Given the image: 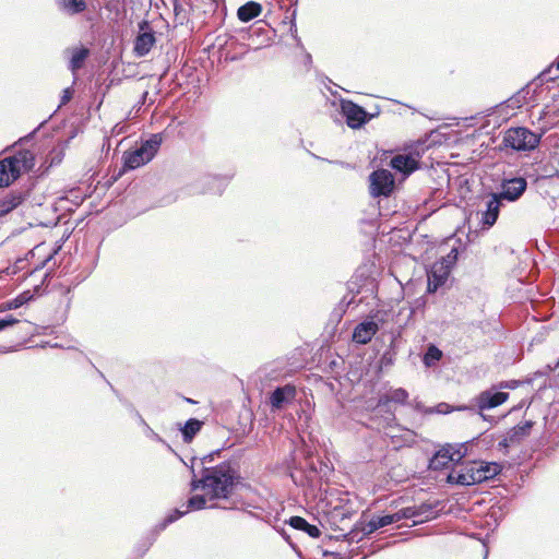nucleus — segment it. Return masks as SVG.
Here are the masks:
<instances>
[{"instance_id": "f257e3e1", "label": "nucleus", "mask_w": 559, "mask_h": 559, "mask_svg": "<svg viewBox=\"0 0 559 559\" xmlns=\"http://www.w3.org/2000/svg\"><path fill=\"white\" fill-rule=\"evenodd\" d=\"M219 452L221 450H216L201 459H191V491L201 489L210 500H227L235 492L240 480L238 472L227 462L206 466Z\"/></svg>"}, {"instance_id": "f03ea898", "label": "nucleus", "mask_w": 559, "mask_h": 559, "mask_svg": "<svg viewBox=\"0 0 559 559\" xmlns=\"http://www.w3.org/2000/svg\"><path fill=\"white\" fill-rule=\"evenodd\" d=\"M160 144L162 135L156 133L152 134L150 139L142 141L134 150L124 152L122 156L123 167L119 175L151 162L156 155Z\"/></svg>"}, {"instance_id": "7ed1b4c3", "label": "nucleus", "mask_w": 559, "mask_h": 559, "mask_svg": "<svg viewBox=\"0 0 559 559\" xmlns=\"http://www.w3.org/2000/svg\"><path fill=\"white\" fill-rule=\"evenodd\" d=\"M540 141V135L524 127L510 128L504 132L502 143L514 151H532Z\"/></svg>"}, {"instance_id": "20e7f679", "label": "nucleus", "mask_w": 559, "mask_h": 559, "mask_svg": "<svg viewBox=\"0 0 559 559\" xmlns=\"http://www.w3.org/2000/svg\"><path fill=\"white\" fill-rule=\"evenodd\" d=\"M369 191L371 197H389L394 189V177L388 169H377L369 175Z\"/></svg>"}, {"instance_id": "39448f33", "label": "nucleus", "mask_w": 559, "mask_h": 559, "mask_svg": "<svg viewBox=\"0 0 559 559\" xmlns=\"http://www.w3.org/2000/svg\"><path fill=\"white\" fill-rule=\"evenodd\" d=\"M477 475L478 469L476 466V461H471L467 463H462L454 467L448 475V481L461 486H472L475 484H479Z\"/></svg>"}, {"instance_id": "423d86ee", "label": "nucleus", "mask_w": 559, "mask_h": 559, "mask_svg": "<svg viewBox=\"0 0 559 559\" xmlns=\"http://www.w3.org/2000/svg\"><path fill=\"white\" fill-rule=\"evenodd\" d=\"M342 112L346 118V123L352 129H359L370 121L376 115L368 114L364 107L352 100L342 102Z\"/></svg>"}, {"instance_id": "0eeeda50", "label": "nucleus", "mask_w": 559, "mask_h": 559, "mask_svg": "<svg viewBox=\"0 0 559 559\" xmlns=\"http://www.w3.org/2000/svg\"><path fill=\"white\" fill-rule=\"evenodd\" d=\"M156 43L155 32L147 21L139 23V34L134 39L133 52L136 57H145Z\"/></svg>"}, {"instance_id": "6e6552de", "label": "nucleus", "mask_w": 559, "mask_h": 559, "mask_svg": "<svg viewBox=\"0 0 559 559\" xmlns=\"http://www.w3.org/2000/svg\"><path fill=\"white\" fill-rule=\"evenodd\" d=\"M206 493L205 495H194L190 497L187 501L186 509L179 510L175 509L173 512H170L164 520L157 525V528L159 531L165 530L169 524L176 522L180 518H182L185 514H187L190 511L195 510H202L206 507Z\"/></svg>"}, {"instance_id": "1a4fd4ad", "label": "nucleus", "mask_w": 559, "mask_h": 559, "mask_svg": "<svg viewBox=\"0 0 559 559\" xmlns=\"http://www.w3.org/2000/svg\"><path fill=\"white\" fill-rule=\"evenodd\" d=\"M527 182L522 177H514L511 179H503L501 182L500 192L496 194L503 201L515 202L526 191Z\"/></svg>"}, {"instance_id": "9d476101", "label": "nucleus", "mask_w": 559, "mask_h": 559, "mask_svg": "<svg viewBox=\"0 0 559 559\" xmlns=\"http://www.w3.org/2000/svg\"><path fill=\"white\" fill-rule=\"evenodd\" d=\"M408 396H409V394L405 389H403V388L393 389L386 395H383L379 399L377 409L379 412L385 413L386 421H392L395 419V415H394V412H392L390 409V403L393 402V403L405 405L407 403Z\"/></svg>"}, {"instance_id": "9b49d317", "label": "nucleus", "mask_w": 559, "mask_h": 559, "mask_svg": "<svg viewBox=\"0 0 559 559\" xmlns=\"http://www.w3.org/2000/svg\"><path fill=\"white\" fill-rule=\"evenodd\" d=\"M389 165L404 177H408L419 168V155L415 156L412 153L396 154L391 158Z\"/></svg>"}, {"instance_id": "f8f14e48", "label": "nucleus", "mask_w": 559, "mask_h": 559, "mask_svg": "<svg viewBox=\"0 0 559 559\" xmlns=\"http://www.w3.org/2000/svg\"><path fill=\"white\" fill-rule=\"evenodd\" d=\"M509 397V393L498 391L493 386L489 390L483 391L477 397L476 403L480 411L491 409L503 404Z\"/></svg>"}, {"instance_id": "ddd939ff", "label": "nucleus", "mask_w": 559, "mask_h": 559, "mask_svg": "<svg viewBox=\"0 0 559 559\" xmlns=\"http://www.w3.org/2000/svg\"><path fill=\"white\" fill-rule=\"evenodd\" d=\"M296 396V388L293 384L277 386L270 395V404L273 409H282Z\"/></svg>"}, {"instance_id": "4468645a", "label": "nucleus", "mask_w": 559, "mask_h": 559, "mask_svg": "<svg viewBox=\"0 0 559 559\" xmlns=\"http://www.w3.org/2000/svg\"><path fill=\"white\" fill-rule=\"evenodd\" d=\"M450 272L451 267L444 265L439 260L436 261L428 273V290L435 292L438 287L442 286L447 282Z\"/></svg>"}, {"instance_id": "2eb2a0df", "label": "nucleus", "mask_w": 559, "mask_h": 559, "mask_svg": "<svg viewBox=\"0 0 559 559\" xmlns=\"http://www.w3.org/2000/svg\"><path fill=\"white\" fill-rule=\"evenodd\" d=\"M379 331V325L372 320H366L356 325L353 332V341L357 344H368Z\"/></svg>"}, {"instance_id": "dca6fc26", "label": "nucleus", "mask_w": 559, "mask_h": 559, "mask_svg": "<svg viewBox=\"0 0 559 559\" xmlns=\"http://www.w3.org/2000/svg\"><path fill=\"white\" fill-rule=\"evenodd\" d=\"M501 206L502 200L496 193H491L486 202V210L481 214V224L487 228L492 227L498 219Z\"/></svg>"}, {"instance_id": "f3484780", "label": "nucleus", "mask_w": 559, "mask_h": 559, "mask_svg": "<svg viewBox=\"0 0 559 559\" xmlns=\"http://www.w3.org/2000/svg\"><path fill=\"white\" fill-rule=\"evenodd\" d=\"M528 96L530 90L527 87L521 88L510 98L498 105L499 112L507 116L509 115V111H507V109L515 110L521 108L524 104L527 103Z\"/></svg>"}, {"instance_id": "a211bd4d", "label": "nucleus", "mask_w": 559, "mask_h": 559, "mask_svg": "<svg viewBox=\"0 0 559 559\" xmlns=\"http://www.w3.org/2000/svg\"><path fill=\"white\" fill-rule=\"evenodd\" d=\"M9 158H13L12 165L19 170V177L22 173H27L35 166V155L28 150H21Z\"/></svg>"}, {"instance_id": "6ab92c4d", "label": "nucleus", "mask_w": 559, "mask_h": 559, "mask_svg": "<svg viewBox=\"0 0 559 559\" xmlns=\"http://www.w3.org/2000/svg\"><path fill=\"white\" fill-rule=\"evenodd\" d=\"M453 445L447 444L442 447L429 461V468L439 471L448 466L450 462H453Z\"/></svg>"}, {"instance_id": "aec40b11", "label": "nucleus", "mask_w": 559, "mask_h": 559, "mask_svg": "<svg viewBox=\"0 0 559 559\" xmlns=\"http://www.w3.org/2000/svg\"><path fill=\"white\" fill-rule=\"evenodd\" d=\"M13 330L16 334H23L25 337L29 333V323L14 318L12 314H7L0 318V332Z\"/></svg>"}, {"instance_id": "412c9836", "label": "nucleus", "mask_w": 559, "mask_h": 559, "mask_svg": "<svg viewBox=\"0 0 559 559\" xmlns=\"http://www.w3.org/2000/svg\"><path fill=\"white\" fill-rule=\"evenodd\" d=\"M13 158L0 160V188L10 186L19 178V170L12 165Z\"/></svg>"}, {"instance_id": "4be33fe9", "label": "nucleus", "mask_w": 559, "mask_h": 559, "mask_svg": "<svg viewBox=\"0 0 559 559\" xmlns=\"http://www.w3.org/2000/svg\"><path fill=\"white\" fill-rule=\"evenodd\" d=\"M439 504V501L425 502L418 507L405 508L404 510H409L411 512L413 511L414 515L412 519H418L419 522H423L425 520L432 519L437 515V513L439 512V510H437Z\"/></svg>"}, {"instance_id": "5701e85b", "label": "nucleus", "mask_w": 559, "mask_h": 559, "mask_svg": "<svg viewBox=\"0 0 559 559\" xmlns=\"http://www.w3.org/2000/svg\"><path fill=\"white\" fill-rule=\"evenodd\" d=\"M55 2L59 11L70 16L79 15L87 9L85 0H55Z\"/></svg>"}, {"instance_id": "b1692460", "label": "nucleus", "mask_w": 559, "mask_h": 559, "mask_svg": "<svg viewBox=\"0 0 559 559\" xmlns=\"http://www.w3.org/2000/svg\"><path fill=\"white\" fill-rule=\"evenodd\" d=\"M476 466L478 469L477 479H479V484L492 479L501 472V466L496 462L476 461Z\"/></svg>"}, {"instance_id": "393cba45", "label": "nucleus", "mask_w": 559, "mask_h": 559, "mask_svg": "<svg viewBox=\"0 0 559 559\" xmlns=\"http://www.w3.org/2000/svg\"><path fill=\"white\" fill-rule=\"evenodd\" d=\"M24 200L22 192L11 191L0 199V217L16 209Z\"/></svg>"}, {"instance_id": "a878e982", "label": "nucleus", "mask_w": 559, "mask_h": 559, "mask_svg": "<svg viewBox=\"0 0 559 559\" xmlns=\"http://www.w3.org/2000/svg\"><path fill=\"white\" fill-rule=\"evenodd\" d=\"M287 523L293 528L307 533L310 537L317 538L321 535V531L317 525L308 523L307 520L301 516H290Z\"/></svg>"}, {"instance_id": "bb28decb", "label": "nucleus", "mask_w": 559, "mask_h": 559, "mask_svg": "<svg viewBox=\"0 0 559 559\" xmlns=\"http://www.w3.org/2000/svg\"><path fill=\"white\" fill-rule=\"evenodd\" d=\"M262 5L255 1H249L241 5L237 11V16L241 22H249L259 16Z\"/></svg>"}, {"instance_id": "cd10ccee", "label": "nucleus", "mask_w": 559, "mask_h": 559, "mask_svg": "<svg viewBox=\"0 0 559 559\" xmlns=\"http://www.w3.org/2000/svg\"><path fill=\"white\" fill-rule=\"evenodd\" d=\"M413 515H414L413 511L411 512L409 510L402 509L399 512H395L393 514L378 515V516H373V518L378 524V527L382 528V527H385L393 523H396V522L401 521L402 519H412Z\"/></svg>"}, {"instance_id": "c85d7f7f", "label": "nucleus", "mask_w": 559, "mask_h": 559, "mask_svg": "<svg viewBox=\"0 0 559 559\" xmlns=\"http://www.w3.org/2000/svg\"><path fill=\"white\" fill-rule=\"evenodd\" d=\"M534 423L532 420H525L511 428L508 433V440L511 442L519 443L525 437L531 433Z\"/></svg>"}, {"instance_id": "c756f323", "label": "nucleus", "mask_w": 559, "mask_h": 559, "mask_svg": "<svg viewBox=\"0 0 559 559\" xmlns=\"http://www.w3.org/2000/svg\"><path fill=\"white\" fill-rule=\"evenodd\" d=\"M90 56V49L82 46L80 48H75L72 52L69 70L75 74L81 68H83L85 60Z\"/></svg>"}, {"instance_id": "7c9ffc66", "label": "nucleus", "mask_w": 559, "mask_h": 559, "mask_svg": "<svg viewBox=\"0 0 559 559\" xmlns=\"http://www.w3.org/2000/svg\"><path fill=\"white\" fill-rule=\"evenodd\" d=\"M202 426L203 421L197 418L188 419L183 427L180 428L183 441L186 443H190L195 435L201 430Z\"/></svg>"}, {"instance_id": "2f4dec72", "label": "nucleus", "mask_w": 559, "mask_h": 559, "mask_svg": "<svg viewBox=\"0 0 559 559\" xmlns=\"http://www.w3.org/2000/svg\"><path fill=\"white\" fill-rule=\"evenodd\" d=\"M443 357V353L441 349H439L436 345L429 344L424 357H423V364L427 367H433L437 362H439Z\"/></svg>"}, {"instance_id": "473e14b6", "label": "nucleus", "mask_w": 559, "mask_h": 559, "mask_svg": "<svg viewBox=\"0 0 559 559\" xmlns=\"http://www.w3.org/2000/svg\"><path fill=\"white\" fill-rule=\"evenodd\" d=\"M202 181L206 186H209L207 188L202 190L203 192L215 191V187H217V189H216L217 191H221V187L224 183V179L222 177H219V176H212V175L203 176L202 177Z\"/></svg>"}, {"instance_id": "72a5a7b5", "label": "nucleus", "mask_w": 559, "mask_h": 559, "mask_svg": "<svg viewBox=\"0 0 559 559\" xmlns=\"http://www.w3.org/2000/svg\"><path fill=\"white\" fill-rule=\"evenodd\" d=\"M459 257V249L456 247H453L449 253H447L444 257H442L439 261L443 263L444 265H448L449 267H453L454 264L457 261Z\"/></svg>"}, {"instance_id": "f704fd0d", "label": "nucleus", "mask_w": 559, "mask_h": 559, "mask_svg": "<svg viewBox=\"0 0 559 559\" xmlns=\"http://www.w3.org/2000/svg\"><path fill=\"white\" fill-rule=\"evenodd\" d=\"M143 432L145 437H147L148 439L164 444L169 451H174L173 448L167 443V441L163 439L158 433H156L150 426H146Z\"/></svg>"}, {"instance_id": "c9c22d12", "label": "nucleus", "mask_w": 559, "mask_h": 559, "mask_svg": "<svg viewBox=\"0 0 559 559\" xmlns=\"http://www.w3.org/2000/svg\"><path fill=\"white\" fill-rule=\"evenodd\" d=\"M453 462L459 463L467 453V443L453 445Z\"/></svg>"}, {"instance_id": "e433bc0d", "label": "nucleus", "mask_w": 559, "mask_h": 559, "mask_svg": "<svg viewBox=\"0 0 559 559\" xmlns=\"http://www.w3.org/2000/svg\"><path fill=\"white\" fill-rule=\"evenodd\" d=\"M174 13L176 19L182 25L187 20L186 10L178 0H173Z\"/></svg>"}, {"instance_id": "4c0bfd02", "label": "nucleus", "mask_w": 559, "mask_h": 559, "mask_svg": "<svg viewBox=\"0 0 559 559\" xmlns=\"http://www.w3.org/2000/svg\"><path fill=\"white\" fill-rule=\"evenodd\" d=\"M377 530H379V527L374 518L370 519L362 528L365 535H370L374 533Z\"/></svg>"}, {"instance_id": "58836bf2", "label": "nucleus", "mask_w": 559, "mask_h": 559, "mask_svg": "<svg viewBox=\"0 0 559 559\" xmlns=\"http://www.w3.org/2000/svg\"><path fill=\"white\" fill-rule=\"evenodd\" d=\"M72 97H73V90L71 87L64 88L63 92H62V96H61V100H60V106H63L67 103H69Z\"/></svg>"}, {"instance_id": "ea45409f", "label": "nucleus", "mask_w": 559, "mask_h": 559, "mask_svg": "<svg viewBox=\"0 0 559 559\" xmlns=\"http://www.w3.org/2000/svg\"><path fill=\"white\" fill-rule=\"evenodd\" d=\"M518 386V382L516 381H502L499 383V385L497 386L498 389H515Z\"/></svg>"}, {"instance_id": "a19ab883", "label": "nucleus", "mask_w": 559, "mask_h": 559, "mask_svg": "<svg viewBox=\"0 0 559 559\" xmlns=\"http://www.w3.org/2000/svg\"><path fill=\"white\" fill-rule=\"evenodd\" d=\"M355 297L353 296L349 300H346V297L340 304V307L345 311V308L349 307L352 304H355Z\"/></svg>"}, {"instance_id": "79ce46f5", "label": "nucleus", "mask_w": 559, "mask_h": 559, "mask_svg": "<svg viewBox=\"0 0 559 559\" xmlns=\"http://www.w3.org/2000/svg\"><path fill=\"white\" fill-rule=\"evenodd\" d=\"M43 126V123H40L36 129H34L31 133H28L27 135H25L24 138H21L19 140V143L20 142H25V141H28L31 140L35 134L36 132L38 131V129Z\"/></svg>"}, {"instance_id": "37998d69", "label": "nucleus", "mask_w": 559, "mask_h": 559, "mask_svg": "<svg viewBox=\"0 0 559 559\" xmlns=\"http://www.w3.org/2000/svg\"><path fill=\"white\" fill-rule=\"evenodd\" d=\"M515 442H511L510 440H508V433L506 435V437L499 442V447L500 448H508L510 444H514Z\"/></svg>"}, {"instance_id": "c03bdc74", "label": "nucleus", "mask_w": 559, "mask_h": 559, "mask_svg": "<svg viewBox=\"0 0 559 559\" xmlns=\"http://www.w3.org/2000/svg\"><path fill=\"white\" fill-rule=\"evenodd\" d=\"M323 556H333L334 559H343L344 556L341 552L323 551Z\"/></svg>"}, {"instance_id": "a18cd8bd", "label": "nucleus", "mask_w": 559, "mask_h": 559, "mask_svg": "<svg viewBox=\"0 0 559 559\" xmlns=\"http://www.w3.org/2000/svg\"><path fill=\"white\" fill-rule=\"evenodd\" d=\"M22 304H23V301H22V300L15 299V300H13V301H10V302L8 304V307H9V309H13V308H17V307H20Z\"/></svg>"}, {"instance_id": "49530a36", "label": "nucleus", "mask_w": 559, "mask_h": 559, "mask_svg": "<svg viewBox=\"0 0 559 559\" xmlns=\"http://www.w3.org/2000/svg\"><path fill=\"white\" fill-rule=\"evenodd\" d=\"M549 73H550V70H546V71L542 72L539 76L542 78L543 81H549V80H551V78L549 76Z\"/></svg>"}, {"instance_id": "de8ad7c7", "label": "nucleus", "mask_w": 559, "mask_h": 559, "mask_svg": "<svg viewBox=\"0 0 559 559\" xmlns=\"http://www.w3.org/2000/svg\"><path fill=\"white\" fill-rule=\"evenodd\" d=\"M138 418H139L140 425L143 427V430H144L146 428V426H148L147 423L143 419V417L140 414H138Z\"/></svg>"}, {"instance_id": "09e8293b", "label": "nucleus", "mask_w": 559, "mask_h": 559, "mask_svg": "<svg viewBox=\"0 0 559 559\" xmlns=\"http://www.w3.org/2000/svg\"><path fill=\"white\" fill-rule=\"evenodd\" d=\"M148 95V92H144L143 95H142V103L145 102L146 97Z\"/></svg>"}, {"instance_id": "8fccbe9b", "label": "nucleus", "mask_w": 559, "mask_h": 559, "mask_svg": "<svg viewBox=\"0 0 559 559\" xmlns=\"http://www.w3.org/2000/svg\"><path fill=\"white\" fill-rule=\"evenodd\" d=\"M10 349H8L7 347H3L1 346L0 347V353H8Z\"/></svg>"}, {"instance_id": "3c124183", "label": "nucleus", "mask_w": 559, "mask_h": 559, "mask_svg": "<svg viewBox=\"0 0 559 559\" xmlns=\"http://www.w3.org/2000/svg\"><path fill=\"white\" fill-rule=\"evenodd\" d=\"M415 407H416V409L421 411V407H423V406H421V403H420V402H417Z\"/></svg>"}, {"instance_id": "603ef678", "label": "nucleus", "mask_w": 559, "mask_h": 559, "mask_svg": "<svg viewBox=\"0 0 559 559\" xmlns=\"http://www.w3.org/2000/svg\"><path fill=\"white\" fill-rule=\"evenodd\" d=\"M306 62H311V55H309V53H308V55L306 56Z\"/></svg>"}, {"instance_id": "864d4df0", "label": "nucleus", "mask_w": 559, "mask_h": 559, "mask_svg": "<svg viewBox=\"0 0 559 559\" xmlns=\"http://www.w3.org/2000/svg\"><path fill=\"white\" fill-rule=\"evenodd\" d=\"M281 534L283 535V537H284V538H286V539H287V536H286L285 530H282V531H281Z\"/></svg>"}, {"instance_id": "5fc2aeb1", "label": "nucleus", "mask_w": 559, "mask_h": 559, "mask_svg": "<svg viewBox=\"0 0 559 559\" xmlns=\"http://www.w3.org/2000/svg\"><path fill=\"white\" fill-rule=\"evenodd\" d=\"M229 59H230V60H237V59H238V57H237V56H231V57H229Z\"/></svg>"}]
</instances>
